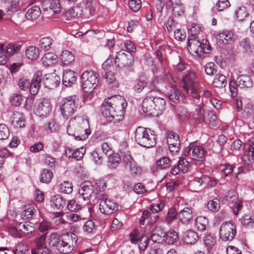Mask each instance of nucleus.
<instances>
[{
    "label": "nucleus",
    "instance_id": "obj_32",
    "mask_svg": "<svg viewBox=\"0 0 254 254\" xmlns=\"http://www.w3.org/2000/svg\"><path fill=\"white\" fill-rule=\"evenodd\" d=\"M237 81L240 88H250L253 84L251 77L247 75H241L238 77Z\"/></svg>",
    "mask_w": 254,
    "mask_h": 254
},
{
    "label": "nucleus",
    "instance_id": "obj_47",
    "mask_svg": "<svg viewBox=\"0 0 254 254\" xmlns=\"http://www.w3.org/2000/svg\"><path fill=\"white\" fill-rule=\"evenodd\" d=\"M204 122L206 124L212 126H216L218 125L217 117L212 112H209L204 117Z\"/></svg>",
    "mask_w": 254,
    "mask_h": 254
},
{
    "label": "nucleus",
    "instance_id": "obj_59",
    "mask_svg": "<svg viewBox=\"0 0 254 254\" xmlns=\"http://www.w3.org/2000/svg\"><path fill=\"white\" fill-rule=\"evenodd\" d=\"M238 19L240 21L244 20L248 15V13L245 7H240L235 11Z\"/></svg>",
    "mask_w": 254,
    "mask_h": 254
},
{
    "label": "nucleus",
    "instance_id": "obj_21",
    "mask_svg": "<svg viewBox=\"0 0 254 254\" xmlns=\"http://www.w3.org/2000/svg\"><path fill=\"white\" fill-rule=\"evenodd\" d=\"M179 221L184 224H187L192 219V211L189 207H185L178 213Z\"/></svg>",
    "mask_w": 254,
    "mask_h": 254
},
{
    "label": "nucleus",
    "instance_id": "obj_52",
    "mask_svg": "<svg viewBox=\"0 0 254 254\" xmlns=\"http://www.w3.org/2000/svg\"><path fill=\"white\" fill-rule=\"evenodd\" d=\"M28 251V244L24 242H22L16 246V248L13 250V252L14 254H25Z\"/></svg>",
    "mask_w": 254,
    "mask_h": 254
},
{
    "label": "nucleus",
    "instance_id": "obj_8",
    "mask_svg": "<svg viewBox=\"0 0 254 254\" xmlns=\"http://www.w3.org/2000/svg\"><path fill=\"white\" fill-rule=\"evenodd\" d=\"M163 82L162 79L155 77L150 82L147 86V82L144 79L139 78L137 79L133 86L134 90L138 93L141 92L142 90L146 87L147 92H152L160 90V84Z\"/></svg>",
    "mask_w": 254,
    "mask_h": 254
},
{
    "label": "nucleus",
    "instance_id": "obj_51",
    "mask_svg": "<svg viewBox=\"0 0 254 254\" xmlns=\"http://www.w3.org/2000/svg\"><path fill=\"white\" fill-rule=\"evenodd\" d=\"M52 40L50 37H44L39 41L40 48L44 51H48L51 48Z\"/></svg>",
    "mask_w": 254,
    "mask_h": 254
},
{
    "label": "nucleus",
    "instance_id": "obj_14",
    "mask_svg": "<svg viewBox=\"0 0 254 254\" xmlns=\"http://www.w3.org/2000/svg\"><path fill=\"white\" fill-rule=\"evenodd\" d=\"M201 42L196 35H190L188 38V49L192 55L201 57Z\"/></svg>",
    "mask_w": 254,
    "mask_h": 254
},
{
    "label": "nucleus",
    "instance_id": "obj_16",
    "mask_svg": "<svg viewBox=\"0 0 254 254\" xmlns=\"http://www.w3.org/2000/svg\"><path fill=\"white\" fill-rule=\"evenodd\" d=\"M167 144L169 149L172 153L177 152L180 149V140L179 135L174 132L168 134Z\"/></svg>",
    "mask_w": 254,
    "mask_h": 254
},
{
    "label": "nucleus",
    "instance_id": "obj_11",
    "mask_svg": "<svg viewBox=\"0 0 254 254\" xmlns=\"http://www.w3.org/2000/svg\"><path fill=\"white\" fill-rule=\"evenodd\" d=\"M52 111V105L49 99H41L35 104L34 112L35 114L40 117H47L51 114Z\"/></svg>",
    "mask_w": 254,
    "mask_h": 254
},
{
    "label": "nucleus",
    "instance_id": "obj_37",
    "mask_svg": "<svg viewBox=\"0 0 254 254\" xmlns=\"http://www.w3.org/2000/svg\"><path fill=\"white\" fill-rule=\"evenodd\" d=\"M208 224V221L205 217L198 216L195 220V226L198 231L205 230Z\"/></svg>",
    "mask_w": 254,
    "mask_h": 254
},
{
    "label": "nucleus",
    "instance_id": "obj_3",
    "mask_svg": "<svg viewBox=\"0 0 254 254\" xmlns=\"http://www.w3.org/2000/svg\"><path fill=\"white\" fill-rule=\"evenodd\" d=\"M67 133L78 140H83L91 133L88 119L86 116H77L72 118L67 127Z\"/></svg>",
    "mask_w": 254,
    "mask_h": 254
},
{
    "label": "nucleus",
    "instance_id": "obj_2",
    "mask_svg": "<svg viewBox=\"0 0 254 254\" xmlns=\"http://www.w3.org/2000/svg\"><path fill=\"white\" fill-rule=\"evenodd\" d=\"M77 239L76 235L73 233L64 234L60 237L52 234L49 236V244L55 247L60 253L68 254L73 250Z\"/></svg>",
    "mask_w": 254,
    "mask_h": 254
},
{
    "label": "nucleus",
    "instance_id": "obj_34",
    "mask_svg": "<svg viewBox=\"0 0 254 254\" xmlns=\"http://www.w3.org/2000/svg\"><path fill=\"white\" fill-rule=\"evenodd\" d=\"M41 12V9L38 6H33L27 10L26 17L28 20L34 21L40 16Z\"/></svg>",
    "mask_w": 254,
    "mask_h": 254
},
{
    "label": "nucleus",
    "instance_id": "obj_45",
    "mask_svg": "<svg viewBox=\"0 0 254 254\" xmlns=\"http://www.w3.org/2000/svg\"><path fill=\"white\" fill-rule=\"evenodd\" d=\"M109 166L110 168H115L121 161V158L118 153H112L109 155Z\"/></svg>",
    "mask_w": 254,
    "mask_h": 254
},
{
    "label": "nucleus",
    "instance_id": "obj_48",
    "mask_svg": "<svg viewBox=\"0 0 254 254\" xmlns=\"http://www.w3.org/2000/svg\"><path fill=\"white\" fill-rule=\"evenodd\" d=\"M240 44L241 47L244 50L245 52L248 53L252 52L254 50V45H253L248 38H244L240 42Z\"/></svg>",
    "mask_w": 254,
    "mask_h": 254
},
{
    "label": "nucleus",
    "instance_id": "obj_17",
    "mask_svg": "<svg viewBox=\"0 0 254 254\" xmlns=\"http://www.w3.org/2000/svg\"><path fill=\"white\" fill-rule=\"evenodd\" d=\"M93 192V186L90 182H85L81 184L78 193L82 199L88 201Z\"/></svg>",
    "mask_w": 254,
    "mask_h": 254
},
{
    "label": "nucleus",
    "instance_id": "obj_60",
    "mask_svg": "<svg viewBox=\"0 0 254 254\" xmlns=\"http://www.w3.org/2000/svg\"><path fill=\"white\" fill-rule=\"evenodd\" d=\"M166 28L167 29V31L169 32H171L173 31H175L176 29H177V27H179L180 25L178 24L177 22H176L173 18L170 17L166 23Z\"/></svg>",
    "mask_w": 254,
    "mask_h": 254
},
{
    "label": "nucleus",
    "instance_id": "obj_41",
    "mask_svg": "<svg viewBox=\"0 0 254 254\" xmlns=\"http://www.w3.org/2000/svg\"><path fill=\"white\" fill-rule=\"evenodd\" d=\"M227 84L226 77L224 75L217 74L215 75L212 84L214 86L218 88L225 87Z\"/></svg>",
    "mask_w": 254,
    "mask_h": 254
},
{
    "label": "nucleus",
    "instance_id": "obj_58",
    "mask_svg": "<svg viewBox=\"0 0 254 254\" xmlns=\"http://www.w3.org/2000/svg\"><path fill=\"white\" fill-rule=\"evenodd\" d=\"M5 2H10V5L8 7L6 12L8 14L16 11L18 9V1L17 0H3Z\"/></svg>",
    "mask_w": 254,
    "mask_h": 254
},
{
    "label": "nucleus",
    "instance_id": "obj_44",
    "mask_svg": "<svg viewBox=\"0 0 254 254\" xmlns=\"http://www.w3.org/2000/svg\"><path fill=\"white\" fill-rule=\"evenodd\" d=\"M171 161L169 157L164 156L156 161L157 166L161 169H167L171 166Z\"/></svg>",
    "mask_w": 254,
    "mask_h": 254
},
{
    "label": "nucleus",
    "instance_id": "obj_19",
    "mask_svg": "<svg viewBox=\"0 0 254 254\" xmlns=\"http://www.w3.org/2000/svg\"><path fill=\"white\" fill-rule=\"evenodd\" d=\"M77 80V73L70 69L64 71L63 83L66 86H71Z\"/></svg>",
    "mask_w": 254,
    "mask_h": 254
},
{
    "label": "nucleus",
    "instance_id": "obj_40",
    "mask_svg": "<svg viewBox=\"0 0 254 254\" xmlns=\"http://www.w3.org/2000/svg\"><path fill=\"white\" fill-rule=\"evenodd\" d=\"M81 10L78 6H74L66 10L64 13V16L67 19H70L73 18L80 16L81 14Z\"/></svg>",
    "mask_w": 254,
    "mask_h": 254
},
{
    "label": "nucleus",
    "instance_id": "obj_33",
    "mask_svg": "<svg viewBox=\"0 0 254 254\" xmlns=\"http://www.w3.org/2000/svg\"><path fill=\"white\" fill-rule=\"evenodd\" d=\"M198 238L196 233L192 230H188L184 233L183 240L185 243L191 245L197 241Z\"/></svg>",
    "mask_w": 254,
    "mask_h": 254
},
{
    "label": "nucleus",
    "instance_id": "obj_43",
    "mask_svg": "<svg viewBox=\"0 0 254 254\" xmlns=\"http://www.w3.org/2000/svg\"><path fill=\"white\" fill-rule=\"evenodd\" d=\"M173 6V12L175 16H181L184 13V7L180 0H176L171 3Z\"/></svg>",
    "mask_w": 254,
    "mask_h": 254
},
{
    "label": "nucleus",
    "instance_id": "obj_42",
    "mask_svg": "<svg viewBox=\"0 0 254 254\" xmlns=\"http://www.w3.org/2000/svg\"><path fill=\"white\" fill-rule=\"evenodd\" d=\"M53 172L49 169H44L40 174V181L43 183L48 184L53 178Z\"/></svg>",
    "mask_w": 254,
    "mask_h": 254
},
{
    "label": "nucleus",
    "instance_id": "obj_24",
    "mask_svg": "<svg viewBox=\"0 0 254 254\" xmlns=\"http://www.w3.org/2000/svg\"><path fill=\"white\" fill-rule=\"evenodd\" d=\"M60 81L58 76L54 75H49L43 79L45 86L50 89H53L58 86Z\"/></svg>",
    "mask_w": 254,
    "mask_h": 254
},
{
    "label": "nucleus",
    "instance_id": "obj_1",
    "mask_svg": "<svg viewBox=\"0 0 254 254\" xmlns=\"http://www.w3.org/2000/svg\"><path fill=\"white\" fill-rule=\"evenodd\" d=\"M126 100L121 96H114L104 101L101 111L103 115L110 122H119L124 118Z\"/></svg>",
    "mask_w": 254,
    "mask_h": 254
},
{
    "label": "nucleus",
    "instance_id": "obj_5",
    "mask_svg": "<svg viewBox=\"0 0 254 254\" xmlns=\"http://www.w3.org/2000/svg\"><path fill=\"white\" fill-rule=\"evenodd\" d=\"M166 101L159 97L153 95L146 97L142 102V110L147 115L157 117L165 108Z\"/></svg>",
    "mask_w": 254,
    "mask_h": 254
},
{
    "label": "nucleus",
    "instance_id": "obj_13",
    "mask_svg": "<svg viewBox=\"0 0 254 254\" xmlns=\"http://www.w3.org/2000/svg\"><path fill=\"white\" fill-rule=\"evenodd\" d=\"M134 63V58L130 53H126L125 51H119L115 59V64L120 68H128Z\"/></svg>",
    "mask_w": 254,
    "mask_h": 254
},
{
    "label": "nucleus",
    "instance_id": "obj_12",
    "mask_svg": "<svg viewBox=\"0 0 254 254\" xmlns=\"http://www.w3.org/2000/svg\"><path fill=\"white\" fill-rule=\"evenodd\" d=\"M236 234V226L232 221L223 222L219 231L220 239L223 241L232 240Z\"/></svg>",
    "mask_w": 254,
    "mask_h": 254
},
{
    "label": "nucleus",
    "instance_id": "obj_25",
    "mask_svg": "<svg viewBox=\"0 0 254 254\" xmlns=\"http://www.w3.org/2000/svg\"><path fill=\"white\" fill-rule=\"evenodd\" d=\"M22 44L20 43H10L4 46L7 56H11L18 53L21 49Z\"/></svg>",
    "mask_w": 254,
    "mask_h": 254
},
{
    "label": "nucleus",
    "instance_id": "obj_20",
    "mask_svg": "<svg viewBox=\"0 0 254 254\" xmlns=\"http://www.w3.org/2000/svg\"><path fill=\"white\" fill-rule=\"evenodd\" d=\"M206 153V150L203 146L194 145L192 149L191 158L193 160L202 162L204 160Z\"/></svg>",
    "mask_w": 254,
    "mask_h": 254
},
{
    "label": "nucleus",
    "instance_id": "obj_15",
    "mask_svg": "<svg viewBox=\"0 0 254 254\" xmlns=\"http://www.w3.org/2000/svg\"><path fill=\"white\" fill-rule=\"evenodd\" d=\"M224 198L229 203L234 204L232 206L233 211L235 215H237L242 208V202L238 200L237 193L233 190L229 191Z\"/></svg>",
    "mask_w": 254,
    "mask_h": 254
},
{
    "label": "nucleus",
    "instance_id": "obj_63",
    "mask_svg": "<svg viewBox=\"0 0 254 254\" xmlns=\"http://www.w3.org/2000/svg\"><path fill=\"white\" fill-rule=\"evenodd\" d=\"M23 98L21 94L14 93L10 98V101L13 105L18 106L21 104Z\"/></svg>",
    "mask_w": 254,
    "mask_h": 254
},
{
    "label": "nucleus",
    "instance_id": "obj_64",
    "mask_svg": "<svg viewBox=\"0 0 254 254\" xmlns=\"http://www.w3.org/2000/svg\"><path fill=\"white\" fill-rule=\"evenodd\" d=\"M174 37L179 41H182L185 39L186 37V32L181 29V26L177 27V29L174 31Z\"/></svg>",
    "mask_w": 254,
    "mask_h": 254
},
{
    "label": "nucleus",
    "instance_id": "obj_50",
    "mask_svg": "<svg viewBox=\"0 0 254 254\" xmlns=\"http://www.w3.org/2000/svg\"><path fill=\"white\" fill-rule=\"evenodd\" d=\"M18 227L21 232L25 234H30L34 231V228L27 222L19 223Z\"/></svg>",
    "mask_w": 254,
    "mask_h": 254
},
{
    "label": "nucleus",
    "instance_id": "obj_31",
    "mask_svg": "<svg viewBox=\"0 0 254 254\" xmlns=\"http://www.w3.org/2000/svg\"><path fill=\"white\" fill-rule=\"evenodd\" d=\"M166 233L160 228H156L152 231L151 235V240L155 242L160 243L164 241Z\"/></svg>",
    "mask_w": 254,
    "mask_h": 254
},
{
    "label": "nucleus",
    "instance_id": "obj_62",
    "mask_svg": "<svg viewBox=\"0 0 254 254\" xmlns=\"http://www.w3.org/2000/svg\"><path fill=\"white\" fill-rule=\"evenodd\" d=\"M129 7L134 11H137L141 6V0H128Z\"/></svg>",
    "mask_w": 254,
    "mask_h": 254
},
{
    "label": "nucleus",
    "instance_id": "obj_39",
    "mask_svg": "<svg viewBox=\"0 0 254 254\" xmlns=\"http://www.w3.org/2000/svg\"><path fill=\"white\" fill-rule=\"evenodd\" d=\"M26 57L31 60H35L39 56V49L35 46H29L25 51Z\"/></svg>",
    "mask_w": 254,
    "mask_h": 254
},
{
    "label": "nucleus",
    "instance_id": "obj_49",
    "mask_svg": "<svg viewBox=\"0 0 254 254\" xmlns=\"http://www.w3.org/2000/svg\"><path fill=\"white\" fill-rule=\"evenodd\" d=\"M178 239V236L177 232L174 231L168 232L164 238V241L169 244H173L176 242Z\"/></svg>",
    "mask_w": 254,
    "mask_h": 254
},
{
    "label": "nucleus",
    "instance_id": "obj_7",
    "mask_svg": "<svg viewBox=\"0 0 254 254\" xmlns=\"http://www.w3.org/2000/svg\"><path fill=\"white\" fill-rule=\"evenodd\" d=\"M96 198L100 201L99 210L102 213L110 214L117 210L118 203L109 198L106 194L101 192L97 193Z\"/></svg>",
    "mask_w": 254,
    "mask_h": 254
},
{
    "label": "nucleus",
    "instance_id": "obj_27",
    "mask_svg": "<svg viewBox=\"0 0 254 254\" xmlns=\"http://www.w3.org/2000/svg\"><path fill=\"white\" fill-rule=\"evenodd\" d=\"M156 213L152 212L151 213L147 210L143 211L142 216L140 219V224L144 225L145 220H148V222L151 224L155 223L159 219V217Z\"/></svg>",
    "mask_w": 254,
    "mask_h": 254
},
{
    "label": "nucleus",
    "instance_id": "obj_35",
    "mask_svg": "<svg viewBox=\"0 0 254 254\" xmlns=\"http://www.w3.org/2000/svg\"><path fill=\"white\" fill-rule=\"evenodd\" d=\"M50 202L52 206L58 209H63L65 205V200L59 195L52 196Z\"/></svg>",
    "mask_w": 254,
    "mask_h": 254
},
{
    "label": "nucleus",
    "instance_id": "obj_30",
    "mask_svg": "<svg viewBox=\"0 0 254 254\" xmlns=\"http://www.w3.org/2000/svg\"><path fill=\"white\" fill-rule=\"evenodd\" d=\"M156 58L158 60L159 62L163 66H167L168 61L165 56V48L162 46H160L155 51Z\"/></svg>",
    "mask_w": 254,
    "mask_h": 254
},
{
    "label": "nucleus",
    "instance_id": "obj_56",
    "mask_svg": "<svg viewBox=\"0 0 254 254\" xmlns=\"http://www.w3.org/2000/svg\"><path fill=\"white\" fill-rule=\"evenodd\" d=\"M231 4L229 0H218L215 7L217 11L220 12L228 8Z\"/></svg>",
    "mask_w": 254,
    "mask_h": 254
},
{
    "label": "nucleus",
    "instance_id": "obj_46",
    "mask_svg": "<svg viewBox=\"0 0 254 254\" xmlns=\"http://www.w3.org/2000/svg\"><path fill=\"white\" fill-rule=\"evenodd\" d=\"M59 191L64 193H70L72 192L73 188L71 183L69 181H64L60 184Z\"/></svg>",
    "mask_w": 254,
    "mask_h": 254
},
{
    "label": "nucleus",
    "instance_id": "obj_26",
    "mask_svg": "<svg viewBox=\"0 0 254 254\" xmlns=\"http://www.w3.org/2000/svg\"><path fill=\"white\" fill-rule=\"evenodd\" d=\"M43 4L45 7V9L48 10L49 8L54 13H58L61 11V6L59 0H44Z\"/></svg>",
    "mask_w": 254,
    "mask_h": 254
},
{
    "label": "nucleus",
    "instance_id": "obj_57",
    "mask_svg": "<svg viewBox=\"0 0 254 254\" xmlns=\"http://www.w3.org/2000/svg\"><path fill=\"white\" fill-rule=\"evenodd\" d=\"M220 207V201L217 198H214L207 203V207L212 212H216Z\"/></svg>",
    "mask_w": 254,
    "mask_h": 254
},
{
    "label": "nucleus",
    "instance_id": "obj_18",
    "mask_svg": "<svg viewBox=\"0 0 254 254\" xmlns=\"http://www.w3.org/2000/svg\"><path fill=\"white\" fill-rule=\"evenodd\" d=\"M42 78V74L41 71L36 72L31 80L29 85L30 93L33 95H36L40 89L41 82Z\"/></svg>",
    "mask_w": 254,
    "mask_h": 254
},
{
    "label": "nucleus",
    "instance_id": "obj_36",
    "mask_svg": "<svg viewBox=\"0 0 254 254\" xmlns=\"http://www.w3.org/2000/svg\"><path fill=\"white\" fill-rule=\"evenodd\" d=\"M60 59L63 64L68 65L74 61V56L70 51L64 50L61 54Z\"/></svg>",
    "mask_w": 254,
    "mask_h": 254
},
{
    "label": "nucleus",
    "instance_id": "obj_53",
    "mask_svg": "<svg viewBox=\"0 0 254 254\" xmlns=\"http://www.w3.org/2000/svg\"><path fill=\"white\" fill-rule=\"evenodd\" d=\"M105 79L111 86L117 87L118 86V82L112 71H109L106 73Z\"/></svg>",
    "mask_w": 254,
    "mask_h": 254
},
{
    "label": "nucleus",
    "instance_id": "obj_61",
    "mask_svg": "<svg viewBox=\"0 0 254 254\" xmlns=\"http://www.w3.org/2000/svg\"><path fill=\"white\" fill-rule=\"evenodd\" d=\"M59 128V126L56 121L52 120L44 126V128L50 132H56Z\"/></svg>",
    "mask_w": 254,
    "mask_h": 254
},
{
    "label": "nucleus",
    "instance_id": "obj_29",
    "mask_svg": "<svg viewBox=\"0 0 254 254\" xmlns=\"http://www.w3.org/2000/svg\"><path fill=\"white\" fill-rule=\"evenodd\" d=\"M41 61L45 66H52L57 63L58 56L54 53H48L43 56Z\"/></svg>",
    "mask_w": 254,
    "mask_h": 254
},
{
    "label": "nucleus",
    "instance_id": "obj_54",
    "mask_svg": "<svg viewBox=\"0 0 254 254\" xmlns=\"http://www.w3.org/2000/svg\"><path fill=\"white\" fill-rule=\"evenodd\" d=\"M10 134L8 127L5 124H0V140L7 139Z\"/></svg>",
    "mask_w": 254,
    "mask_h": 254
},
{
    "label": "nucleus",
    "instance_id": "obj_22",
    "mask_svg": "<svg viewBox=\"0 0 254 254\" xmlns=\"http://www.w3.org/2000/svg\"><path fill=\"white\" fill-rule=\"evenodd\" d=\"M85 152V149L84 147L76 149L68 148L65 150V154L67 157L73 158L76 160H79L82 158Z\"/></svg>",
    "mask_w": 254,
    "mask_h": 254
},
{
    "label": "nucleus",
    "instance_id": "obj_23",
    "mask_svg": "<svg viewBox=\"0 0 254 254\" xmlns=\"http://www.w3.org/2000/svg\"><path fill=\"white\" fill-rule=\"evenodd\" d=\"M11 124L15 128H23L25 126V121L23 114L19 112H14L11 119Z\"/></svg>",
    "mask_w": 254,
    "mask_h": 254
},
{
    "label": "nucleus",
    "instance_id": "obj_28",
    "mask_svg": "<svg viewBox=\"0 0 254 254\" xmlns=\"http://www.w3.org/2000/svg\"><path fill=\"white\" fill-rule=\"evenodd\" d=\"M219 41L224 44H230L234 42L235 37L232 31H223L219 34Z\"/></svg>",
    "mask_w": 254,
    "mask_h": 254
},
{
    "label": "nucleus",
    "instance_id": "obj_4",
    "mask_svg": "<svg viewBox=\"0 0 254 254\" xmlns=\"http://www.w3.org/2000/svg\"><path fill=\"white\" fill-rule=\"evenodd\" d=\"M181 86L188 96L195 99L200 98V79L194 71H189L183 76Z\"/></svg>",
    "mask_w": 254,
    "mask_h": 254
},
{
    "label": "nucleus",
    "instance_id": "obj_55",
    "mask_svg": "<svg viewBox=\"0 0 254 254\" xmlns=\"http://www.w3.org/2000/svg\"><path fill=\"white\" fill-rule=\"evenodd\" d=\"M204 176L202 178L195 177L190 182V185L193 187L194 191H197L202 184H204Z\"/></svg>",
    "mask_w": 254,
    "mask_h": 254
},
{
    "label": "nucleus",
    "instance_id": "obj_9",
    "mask_svg": "<svg viewBox=\"0 0 254 254\" xmlns=\"http://www.w3.org/2000/svg\"><path fill=\"white\" fill-rule=\"evenodd\" d=\"M75 95L63 98L60 102V110L63 117L68 119L77 110V103L76 102Z\"/></svg>",
    "mask_w": 254,
    "mask_h": 254
},
{
    "label": "nucleus",
    "instance_id": "obj_38",
    "mask_svg": "<svg viewBox=\"0 0 254 254\" xmlns=\"http://www.w3.org/2000/svg\"><path fill=\"white\" fill-rule=\"evenodd\" d=\"M204 110L203 104L197 105L195 107V113L193 115V118L194 120L201 123L204 121Z\"/></svg>",
    "mask_w": 254,
    "mask_h": 254
},
{
    "label": "nucleus",
    "instance_id": "obj_10",
    "mask_svg": "<svg viewBox=\"0 0 254 254\" xmlns=\"http://www.w3.org/2000/svg\"><path fill=\"white\" fill-rule=\"evenodd\" d=\"M98 75L93 71H85L81 76L82 88L85 93H91L95 89L98 81Z\"/></svg>",
    "mask_w": 254,
    "mask_h": 254
},
{
    "label": "nucleus",
    "instance_id": "obj_6",
    "mask_svg": "<svg viewBox=\"0 0 254 254\" xmlns=\"http://www.w3.org/2000/svg\"><path fill=\"white\" fill-rule=\"evenodd\" d=\"M134 138L138 144L143 147H152L156 143L154 132L150 129L141 127H139L136 129Z\"/></svg>",
    "mask_w": 254,
    "mask_h": 254
}]
</instances>
